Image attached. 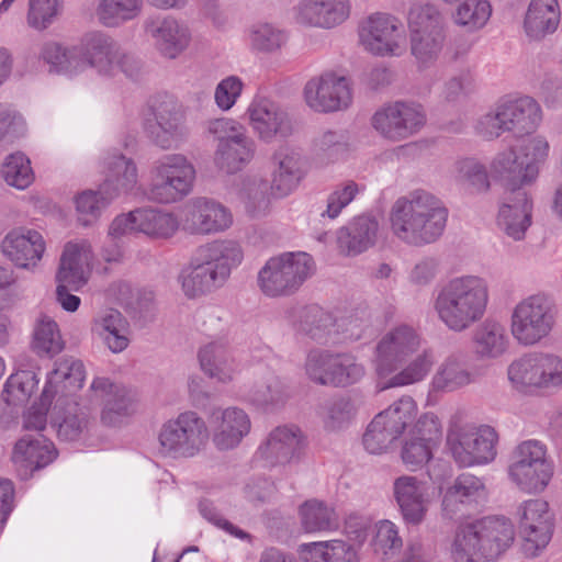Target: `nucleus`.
Listing matches in <instances>:
<instances>
[{
  "label": "nucleus",
  "mask_w": 562,
  "mask_h": 562,
  "mask_svg": "<svg viewBox=\"0 0 562 562\" xmlns=\"http://www.w3.org/2000/svg\"><path fill=\"white\" fill-rule=\"evenodd\" d=\"M420 346V334L409 325H397L381 336L375 345L373 358L381 390L415 384L428 375L435 363L431 349H424L398 371Z\"/></svg>",
  "instance_id": "obj_1"
},
{
  "label": "nucleus",
  "mask_w": 562,
  "mask_h": 562,
  "mask_svg": "<svg viewBox=\"0 0 562 562\" xmlns=\"http://www.w3.org/2000/svg\"><path fill=\"white\" fill-rule=\"evenodd\" d=\"M448 214V209L438 196L427 190L416 189L393 203L390 211L391 229L407 245H429L442 235Z\"/></svg>",
  "instance_id": "obj_2"
},
{
  "label": "nucleus",
  "mask_w": 562,
  "mask_h": 562,
  "mask_svg": "<svg viewBox=\"0 0 562 562\" xmlns=\"http://www.w3.org/2000/svg\"><path fill=\"white\" fill-rule=\"evenodd\" d=\"M490 301L487 281L475 274L451 278L434 300L438 319L451 331L462 333L479 323Z\"/></svg>",
  "instance_id": "obj_3"
},
{
  "label": "nucleus",
  "mask_w": 562,
  "mask_h": 562,
  "mask_svg": "<svg viewBox=\"0 0 562 562\" xmlns=\"http://www.w3.org/2000/svg\"><path fill=\"white\" fill-rule=\"evenodd\" d=\"M243 257L240 246L233 240L200 246L190 260L189 269L180 276L184 295L195 299L223 286Z\"/></svg>",
  "instance_id": "obj_4"
},
{
  "label": "nucleus",
  "mask_w": 562,
  "mask_h": 562,
  "mask_svg": "<svg viewBox=\"0 0 562 562\" xmlns=\"http://www.w3.org/2000/svg\"><path fill=\"white\" fill-rule=\"evenodd\" d=\"M515 540L512 521L490 516L457 529L451 557L454 562H493L504 554Z\"/></svg>",
  "instance_id": "obj_5"
},
{
  "label": "nucleus",
  "mask_w": 562,
  "mask_h": 562,
  "mask_svg": "<svg viewBox=\"0 0 562 562\" xmlns=\"http://www.w3.org/2000/svg\"><path fill=\"white\" fill-rule=\"evenodd\" d=\"M541 121L540 104L533 98L526 95L499 101L477 120L475 131L488 140L498 138L506 132L516 137H522L532 134Z\"/></svg>",
  "instance_id": "obj_6"
},
{
  "label": "nucleus",
  "mask_w": 562,
  "mask_h": 562,
  "mask_svg": "<svg viewBox=\"0 0 562 562\" xmlns=\"http://www.w3.org/2000/svg\"><path fill=\"white\" fill-rule=\"evenodd\" d=\"M72 55H77L78 67H90L103 76H115L122 71L135 78L140 69L139 61L126 54L121 45L102 31H90L82 35Z\"/></svg>",
  "instance_id": "obj_7"
},
{
  "label": "nucleus",
  "mask_w": 562,
  "mask_h": 562,
  "mask_svg": "<svg viewBox=\"0 0 562 562\" xmlns=\"http://www.w3.org/2000/svg\"><path fill=\"white\" fill-rule=\"evenodd\" d=\"M558 316L553 299L544 293L520 300L510 315V333L521 346H535L550 336Z\"/></svg>",
  "instance_id": "obj_8"
},
{
  "label": "nucleus",
  "mask_w": 562,
  "mask_h": 562,
  "mask_svg": "<svg viewBox=\"0 0 562 562\" xmlns=\"http://www.w3.org/2000/svg\"><path fill=\"white\" fill-rule=\"evenodd\" d=\"M315 272V262L306 252H286L270 258L258 273V285L269 297L294 294Z\"/></svg>",
  "instance_id": "obj_9"
},
{
  "label": "nucleus",
  "mask_w": 562,
  "mask_h": 562,
  "mask_svg": "<svg viewBox=\"0 0 562 562\" xmlns=\"http://www.w3.org/2000/svg\"><path fill=\"white\" fill-rule=\"evenodd\" d=\"M193 164L182 154H168L150 169L148 198L158 203H175L188 196L195 180Z\"/></svg>",
  "instance_id": "obj_10"
},
{
  "label": "nucleus",
  "mask_w": 562,
  "mask_h": 562,
  "mask_svg": "<svg viewBox=\"0 0 562 562\" xmlns=\"http://www.w3.org/2000/svg\"><path fill=\"white\" fill-rule=\"evenodd\" d=\"M514 459L508 475L519 490L529 494L543 492L554 473L546 446L538 440H526L515 449Z\"/></svg>",
  "instance_id": "obj_11"
},
{
  "label": "nucleus",
  "mask_w": 562,
  "mask_h": 562,
  "mask_svg": "<svg viewBox=\"0 0 562 562\" xmlns=\"http://www.w3.org/2000/svg\"><path fill=\"white\" fill-rule=\"evenodd\" d=\"M160 451L173 458L198 454L209 440V429L195 412H184L165 423L158 436Z\"/></svg>",
  "instance_id": "obj_12"
},
{
  "label": "nucleus",
  "mask_w": 562,
  "mask_h": 562,
  "mask_svg": "<svg viewBox=\"0 0 562 562\" xmlns=\"http://www.w3.org/2000/svg\"><path fill=\"white\" fill-rule=\"evenodd\" d=\"M305 373L315 384L345 387L359 382L366 369L352 355L313 349L305 360Z\"/></svg>",
  "instance_id": "obj_13"
},
{
  "label": "nucleus",
  "mask_w": 562,
  "mask_h": 562,
  "mask_svg": "<svg viewBox=\"0 0 562 562\" xmlns=\"http://www.w3.org/2000/svg\"><path fill=\"white\" fill-rule=\"evenodd\" d=\"M497 434L490 426L479 428L453 425L447 435V443L460 467L485 464L496 457Z\"/></svg>",
  "instance_id": "obj_14"
},
{
  "label": "nucleus",
  "mask_w": 562,
  "mask_h": 562,
  "mask_svg": "<svg viewBox=\"0 0 562 562\" xmlns=\"http://www.w3.org/2000/svg\"><path fill=\"white\" fill-rule=\"evenodd\" d=\"M508 378L517 387H562V358L549 352H529L510 363Z\"/></svg>",
  "instance_id": "obj_15"
},
{
  "label": "nucleus",
  "mask_w": 562,
  "mask_h": 562,
  "mask_svg": "<svg viewBox=\"0 0 562 562\" xmlns=\"http://www.w3.org/2000/svg\"><path fill=\"white\" fill-rule=\"evenodd\" d=\"M517 516L522 550L526 555L536 557L551 541L554 530V514L548 502L532 498L518 506Z\"/></svg>",
  "instance_id": "obj_16"
},
{
  "label": "nucleus",
  "mask_w": 562,
  "mask_h": 562,
  "mask_svg": "<svg viewBox=\"0 0 562 562\" xmlns=\"http://www.w3.org/2000/svg\"><path fill=\"white\" fill-rule=\"evenodd\" d=\"M85 381V367L80 360L65 358L56 362L55 369L48 374L46 384L41 395V407L31 408L24 416V428L32 430H44L46 415L54 398L59 394V385L70 386L72 390H80Z\"/></svg>",
  "instance_id": "obj_17"
},
{
  "label": "nucleus",
  "mask_w": 562,
  "mask_h": 562,
  "mask_svg": "<svg viewBox=\"0 0 562 562\" xmlns=\"http://www.w3.org/2000/svg\"><path fill=\"white\" fill-rule=\"evenodd\" d=\"M426 123L423 106L393 102L379 109L371 119L373 128L385 139L401 142L418 133Z\"/></svg>",
  "instance_id": "obj_18"
},
{
  "label": "nucleus",
  "mask_w": 562,
  "mask_h": 562,
  "mask_svg": "<svg viewBox=\"0 0 562 562\" xmlns=\"http://www.w3.org/2000/svg\"><path fill=\"white\" fill-rule=\"evenodd\" d=\"M359 37L364 48L376 56H401L405 50L402 22L386 13H375L362 22Z\"/></svg>",
  "instance_id": "obj_19"
},
{
  "label": "nucleus",
  "mask_w": 562,
  "mask_h": 562,
  "mask_svg": "<svg viewBox=\"0 0 562 562\" xmlns=\"http://www.w3.org/2000/svg\"><path fill=\"white\" fill-rule=\"evenodd\" d=\"M303 95L307 106L317 113L345 110L352 100L348 79L333 71L311 78L304 86Z\"/></svg>",
  "instance_id": "obj_20"
},
{
  "label": "nucleus",
  "mask_w": 562,
  "mask_h": 562,
  "mask_svg": "<svg viewBox=\"0 0 562 562\" xmlns=\"http://www.w3.org/2000/svg\"><path fill=\"white\" fill-rule=\"evenodd\" d=\"M153 120L145 122V132L161 149L178 148L188 137L186 115L172 99L159 102L153 110Z\"/></svg>",
  "instance_id": "obj_21"
},
{
  "label": "nucleus",
  "mask_w": 562,
  "mask_h": 562,
  "mask_svg": "<svg viewBox=\"0 0 562 562\" xmlns=\"http://www.w3.org/2000/svg\"><path fill=\"white\" fill-rule=\"evenodd\" d=\"M144 31L153 40L156 50L167 59H176L189 46V27L172 15H153L144 21Z\"/></svg>",
  "instance_id": "obj_22"
},
{
  "label": "nucleus",
  "mask_w": 562,
  "mask_h": 562,
  "mask_svg": "<svg viewBox=\"0 0 562 562\" xmlns=\"http://www.w3.org/2000/svg\"><path fill=\"white\" fill-rule=\"evenodd\" d=\"M486 495L482 479L471 473H462L447 487L441 502L442 513L450 519L465 517L485 501Z\"/></svg>",
  "instance_id": "obj_23"
},
{
  "label": "nucleus",
  "mask_w": 562,
  "mask_h": 562,
  "mask_svg": "<svg viewBox=\"0 0 562 562\" xmlns=\"http://www.w3.org/2000/svg\"><path fill=\"white\" fill-rule=\"evenodd\" d=\"M393 497L402 519L412 526L420 525L431 504L429 486L413 475H402L393 482Z\"/></svg>",
  "instance_id": "obj_24"
},
{
  "label": "nucleus",
  "mask_w": 562,
  "mask_h": 562,
  "mask_svg": "<svg viewBox=\"0 0 562 562\" xmlns=\"http://www.w3.org/2000/svg\"><path fill=\"white\" fill-rule=\"evenodd\" d=\"M2 255L16 268L32 270L37 267L46 249L42 234L26 227H15L3 237Z\"/></svg>",
  "instance_id": "obj_25"
},
{
  "label": "nucleus",
  "mask_w": 562,
  "mask_h": 562,
  "mask_svg": "<svg viewBox=\"0 0 562 562\" xmlns=\"http://www.w3.org/2000/svg\"><path fill=\"white\" fill-rule=\"evenodd\" d=\"M247 113L252 130L266 142L278 136L288 137L294 132V125L288 112L270 99L256 97L249 104Z\"/></svg>",
  "instance_id": "obj_26"
},
{
  "label": "nucleus",
  "mask_w": 562,
  "mask_h": 562,
  "mask_svg": "<svg viewBox=\"0 0 562 562\" xmlns=\"http://www.w3.org/2000/svg\"><path fill=\"white\" fill-rule=\"evenodd\" d=\"M232 223L226 206L207 198H196L187 207L183 228L191 234L209 235L224 232Z\"/></svg>",
  "instance_id": "obj_27"
},
{
  "label": "nucleus",
  "mask_w": 562,
  "mask_h": 562,
  "mask_svg": "<svg viewBox=\"0 0 562 562\" xmlns=\"http://www.w3.org/2000/svg\"><path fill=\"white\" fill-rule=\"evenodd\" d=\"M305 447L302 431L295 426H278L258 448V454L269 465H284L297 461Z\"/></svg>",
  "instance_id": "obj_28"
},
{
  "label": "nucleus",
  "mask_w": 562,
  "mask_h": 562,
  "mask_svg": "<svg viewBox=\"0 0 562 562\" xmlns=\"http://www.w3.org/2000/svg\"><path fill=\"white\" fill-rule=\"evenodd\" d=\"M90 390L102 403L101 420L104 425L117 426L134 412L133 396L124 385L98 376L93 379Z\"/></svg>",
  "instance_id": "obj_29"
},
{
  "label": "nucleus",
  "mask_w": 562,
  "mask_h": 562,
  "mask_svg": "<svg viewBox=\"0 0 562 562\" xmlns=\"http://www.w3.org/2000/svg\"><path fill=\"white\" fill-rule=\"evenodd\" d=\"M532 222V202L522 189L509 190L497 217L499 228L514 240L525 238Z\"/></svg>",
  "instance_id": "obj_30"
},
{
  "label": "nucleus",
  "mask_w": 562,
  "mask_h": 562,
  "mask_svg": "<svg viewBox=\"0 0 562 562\" xmlns=\"http://www.w3.org/2000/svg\"><path fill=\"white\" fill-rule=\"evenodd\" d=\"M210 420L214 431L213 441L221 450L237 447L250 431L249 416L238 407L215 408Z\"/></svg>",
  "instance_id": "obj_31"
},
{
  "label": "nucleus",
  "mask_w": 562,
  "mask_h": 562,
  "mask_svg": "<svg viewBox=\"0 0 562 562\" xmlns=\"http://www.w3.org/2000/svg\"><path fill=\"white\" fill-rule=\"evenodd\" d=\"M348 0H302L295 7V20L300 24L333 27L349 15Z\"/></svg>",
  "instance_id": "obj_32"
},
{
  "label": "nucleus",
  "mask_w": 562,
  "mask_h": 562,
  "mask_svg": "<svg viewBox=\"0 0 562 562\" xmlns=\"http://www.w3.org/2000/svg\"><path fill=\"white\" fill-rule=\"evenodd\" d=\"M76 391L70 386L65 389L60 383L59 394L52 407L50 424L63 440L77 439L87 424L83 414L79 413L78 403L72 398Z\"/></svg>",
  "instance_id": "obj_33"
},
{
  "label": "nucleus",
  "mask_w": 562,
  "mask_h": 562,
  "mask_svg": "<svg viewBox=\"0 0 562 562\" xmlns=\"http://www.w3.org/2000/svg\"><path fill=\"white\" fill-rule=\"evenodd\" d=\"M57 457L54 443L43 435H25L19 439L12 452L13 463L25 473L40 470Z\"/></svg>",
  "instance_id": "obj_34"
},
{
  "label": "nucleus",
  "mask_w": 562,
  "mask_h": 562,
  "mask_svg": "<svg viewBox=\"0 0 562 562\" xmlns=\"http://www.w3.org/2000/svg\"><path fill=\"white\" fill-rule=\"evenodd\" d=\"M560 5L557 0H531L524 18V32L531 41H541L553 34L560 23Z\"/></svg>",
  "instance_id": "obj_35"
},
{
  "label": "nucleus",
  "mask_w": 562,
  "mask_h": 562,
  "mask_svg": "<svg viewBox=\"0 0 562 562\" xmlns=\"http://www.w3.org/2000/svg\"><path fill=\"white\" fill-rule=\"evenodd\" d=\"M104 176L101 191L110 199L132 191L137 183L135 162L121 154H113L105 158Z\"/></svg>",
  "instance_id": "obj_36"
},
{
  "label": "nucleus",
  "mask_w": 562,
  "mask_h": 562,
  "mask_svg": "<svg viewBox=\"0 0 562 562\" xmlns=\"http://www.w3.org/2000/svg\"><path fill=\"white\" fill-rule=\"evenodd\" d=\"M273 162L270 194L278 199L288 196L302 178L301 156L288 148H281L273 155Z\"/></svg>",
  "instance_id": "obj_37"
},
{
  "label": "nucleus",
  "mask_w": 562,
  "mask_h": 562,
  "mask_svg": "<svg viewBox=\"0 0 562 562\" xmlns=\"http://www.w3.org/2000/svg\"><path fill=\"white\" fill-rule=\"evenodd\" d=\"M378 229L379 223L373 217H356L338 231L337 245L340 252L355 256L366 251L374 245Z\"/></svg>",
  "instance_id": "obj_38"
},
{
  "label": "nucleus",
  "mask_w": 562,
  "mask_h": 562,
  "mask_svg": "<svg viewBox=\"0 0 562 562\" xmlns=\"http://www.w3.org/2000/svg\"><path fill=\"white\" fill-rule=\"evenodd\" d=\"M201 370L211 379L228 383L234 379L238 364L224 342L212 341L198 353Z\"/></svg>",
  "instance_id": "obj_39"
},
{
  "label": "nucleus",
  "mask_w": 562,
  "mask_h": 562,
  "mask_svg": "<svg viewBox=\"0 0 562 562\" xmlns=\"http://www.w3.org/2000/svg\"><path fill=\"white\" fill-rule=\"evenodd\" d=\"M91 329L114 353L125 350L130 344L128 322L117 310L108 308L100 313Z\"/></svg>",
  "instance_id": "obj_40"
},
{
  "label": "nucleus",
  "mask_w": 562,
  "mask_h": 562,
  "mask_svg": "<svg viewBox=\"0 0 562 562\" xmlns=\"http://www.w3.org/2000/svg\"><path fill=\"white\" fill-rule=\"evenodd\" d=\"M465 356L452 353L445 359L431 379L434 392H452L473 382Z\"/></svg>",
  "instance_id": "obj_41"
},
{
  "label": "nucleus",
  "mask_w": 562,
  "mask_h": 562,
  "mask_svg": "<svg viewBox=\"0 0 562 562\" xmlns=\"http://www.w3.org/2000/svg\"><path fill=\"white\" fill-rule=\"evenodd\" d=\"M254 142L246 135H241L228 143L218 144L215 155V166L226 175L240 171L254 157Z\"/></svg>",
  "instance_id": "obj_42"
},
{
  "label": "nucleus",
  "mask_w": 562,
  "mask_h": 562,
  "mask_svg": "<svg viewBox=\"0 0 562 562\" xmlns=\"http://www.w3.org/2000/svg\"><path fill=\"white\" fill-rule=\"evenodd\" d=\"M87 261L88 255L81 246L67 244L56 274L57 284L69 285L74 291L80 290L88 281L85 269Z\"/></svg>",
  "instance_id": "obj_43"
},
{
  "label": "nucleus",
  "mask_w": 562,
  "mask_h": 562,
  "mask_svg": "<svg viewBox=\"0 0 562 562\" xmlns=\"http://www.w3.org/2000/svg\"><path fill=\"white\" fill-rule=\"evenodd\" d=\"M349 150L348 137L340 130H319L311 142V153L322 165L337 162Z\"/></svg>",
  "instance_id": "obj_44"
},
{
  "label": "nucleus",
  "mask_w": 562,
  "mask_h": 562,
  "mask_svg": "<svg viewBox=\"0 0 562 562\" xmlns=\"http://www.w3.org/2000/svg\"><path fill=\"white\" fill-rule=\"evenodd\" d=\"M453 181L464 191L475 194L490 189V179L486 166L474 157L456 160L451 168Z\"/></svg>",
  "instance_id": "obj_45"
},
{
  "label": "nucleus",
  "mask_w": 562,
  "mask_h": 562,
  "mask_svg": "<svg viewBox=\"0 0 562 562\" xmlns=\"http://www.w3.org/2000/svg\"><path fill=\"white\" fill-rule=\"evenodd\" d=\"M133 216L136 217L137 232L153 238H169L179 228L177 217L159 209H137Z\"/></svg>",
  "instance_id": "obj_46"
},
{
  "label": "nucleus",
  "mask_w": 562,
  "mask_h": 562,
  "mask_svg": "<svg viewBox=\"0 0 562 562\" xmlns=\"http://www.w3.org/2000/svg\"><path fill=\"white\" fill-rule=\"evenodd\" d=\"M140 12L138 0H98L95 18L104 27L113 29L135 19Z\"/></svg>",
  "instance_id": "obj_47"
},
{
  "label": "nucleus",
  "mask_w": 562,
  "mask_h": 562,
  "mask_svg": "<svg viewBox=\"0 0 562 562\" xmlns=\"http://www.w3.org/2000/svg\"><path fill=\"white\" fill-rule=\"evenodd\" d=\"M302 527L306 532L333 531L339 528L335 509L323 502L307 501L300 507Z\"/></svg>",
  "instance_id": "obj_48"
},
{
  "label": "nucleus",
  "mask_w": 562,
  "mask_h": 562,
  "mask_svg": "<svg viewBox=\"0 0 562 562\" xmlns=\"http://www.w3.org/2000/svg\"><path fill=\"white\" fill-rule=\"evenodd\" d=\"M289 396L286 385L273 372L267 371L254 383L249 398L258 406L269 408L283 404Z\"/></svg>",
  "instance_id": "obj_49"
},
{
  "label": "nucleus",
  "mask_w": 562,
  "mask_h": 562,
  "mask_svg": "<svg viewBox=\"0 0 562 562\" xmlns=\"http://www.w3.org/2000/svg\"><path fill=\"white\" fill-rule=\"evenodd\" d=\"M416 413L415 401L411 396H403L374 418L378 424L381 423L394 437L398 438L414 420Z\"/></svg>",
  "instance_id": "obj_50"
},
{
  "label": "nucleus",
  "mask_w": 562,
  "mask_h": 562,
  "mask_svg": "<svg viewBox=\"0 0 562 562\" xmlns=\"http://www.w3.org/2000/svg\"><path fill=\"white\" fill-rule=\"evenodd\" d=\"M475 352L482 358H497L507 348L504 327L496 322H485L474 333Z\"/></svg>",
  "instance_id": "obj_51"
},
{
  "label": "nucleus",
  "mask_w": 562,
  "mask_h": 562,
  "mask_svg": "<svg viewBox=\"0 0 562 562\" xmlns=\"http://www.w3.org/2000/svg\"><path fill=\"white\" fill-rule=\"evenodd\" d=\"M491 167L498 177L508 182L510 190L521 189V184L533 181L525 176L526 164L514 148L497 154Z\"/></svg>",
  "instance_id": "obj_52"
},
{
  "label": "nucleus",
  "mask_w": 562,
  "mask_h": 562,
  "mask_svg": "<svg viewBox=\"0 0 562 562\" xmlns=\"http://www.w3.org/2000/svg\"><path fill=\"white\" fill-rule=\"evenodd\" d=\"M33 349L38 355L54 356L64 349L57 323L47 315H41L33 333Z\"/></svg>",
  "instance_id": "obj_53"
},
{
  "label": "nucleus",
  "mask_w": 562,
  "mask_h": 562,
  "mask_svg": "<svg viewBox=\"0 0 562 562\" xmlns=\"http://www.w3.org/2000/svg\"><path fill=\"white\" fill-rule=\"evenodd\" d=\"M0 172L8 186L19 190L29 188L34 181L31 160L21 151L8 155L1 165Z\"/></svg>",
  "instance_id": "obj_54"
},
{
  "label": "nucleus",
  "mask_w": 562,
  "mask_h": 562,
  "mask_svg": "<svg viewBox=\"0 0 562 562\" xmlns=\"http://www.w3.org/2000/svg\"><path fill=\"white\" fill-rule=\"evenodd\" d=\"M409 34L445 33L443 19L432 4H414L407 16Z\"/></svg>",
  "instance_id": "obj_55"
},
{
  "label": "nucleus",
  "mask_w": 562,
  "mask_h": 562,
  "mask_svg": "<svg viewBox=\"0 0 562 562\" xmlns=\"http://www.w3.org/2000/svg\"><path fill=\"white\" fill-rule=\"evenodd\" d=\"M352 402L345 397L327 401L321 411V418L327 431H339L347 428L355 417Z\"/></svg>",
  "instance_id": "obj_56"
},
{
  "label": "nucleus",
  "mask_w": 562,
  "mask_h": 562,
  "mask_svg": "<svg viewBox=\"0 0 562 562\" xmlns=\"http://www.w3.org/2000/svg\"><path fill=\"white\" fill-rule=\"evenodd\" d=\"M445 40V33L409 34L411 53L420 66L427 67L439 57Z\"/></svg>",
  "instance_id": "obj_57"
},
{
  "label": "nucleus",
  "mask_w": 562,
  "mask_h": 562,
  "mask_svg": "<svg viewBox=\"0 0 562 562\" xmlns=\"http://www.w3.org/2000/svg\"><path fill=\"white\" fill-rule=\"evenodd\" d=\"M37 384L38 380L33 371H18L7 380L2 397L9 405L24 403L31 397Z\"/></svg>",
  "instance_id": "obj_58"
},
{
  "label": "nucleus",
  "mask_w": 562,
  "mask_h": 562,
  "mask_svg": "<svg viewBox=\"0 0 562 562\" xmlns=\"http://www.w3.org/2000/svg\"><path fill=\"white\" fill-rule=\"evenodd\" d=\"M491 14L492 7L487 0H464L457 8L454 21L469 30H477L487 23Z\"/></svg>",
  "instance_id": "obj_59"
},
{
  "label": "nucleus",
  "mask_w": 562,
  "mask_h": 562,
  "mask_svg": "<svg viewBox=\"0 0 562 562\" xmlns=\"http://www.w3.org/2000/svg\"><path fill=\"white\" fill-rule=\"evenodd\" d=\"M549 150V143L541 135L528 138L519 146L521 159L526 164V177L536 180L539 173V165L546 161Z\"/></svg>",
  "instance_id": "obj_60"
},
{
  "label": "nucleus",
  "mask_w": 562,
  "mask_h": 562,
  "mask_svg": "<svg viewBox=\"0 0 562 562\" xmlns=\"http://www.w3.org/2000/svg\"><path fill=\"white\" fill-rule=\"evenodd\" d=\"M333 326L334 319L329 313L318 307H311L305 311L300 328L313 340L326 342Z\"/></svg>",
  "instance_id": "obj_61"
},
{
  "label": "nucleus",
  "mask_w": 562,
  "mask_h": 562,
  "mask_svg": "<svg viewBox=\"0 0 562 562\" xmlns=\"http://www.w3.org/2000/svg\"><path fill=\"white\" fill-rule=\"evenodd\" d=\"M362 190L363 187H360L353 180H345L336 184L327 198V206L322 213V216H327L331 220L338 217L341 211L348 206Z\"/></svg>",
  "instance_id": "obj_62"
},
{
  "label": "nucleus",
  "mask_w": 562,
  "mask_h": 562,
  "mask_svg": "<svg viewBox=\"0 0 562 562\" xmlns=\"http://www.w3.org/2000/svg\"><path fill=\"white\" fill-rule=\"evenodd\" d=\"M74 47L66 49L55 42L45 43L41 49V58L56 72L71 71L78 68L77 55H72Z\"/></svg>",
  "instance_id": "obj_63"
},
{
  "label": "nucleus",
  "mask_w": 562,
  "mask_h": 562,
  "mask_svg": "<svg viewBox=\"0 0 562 562\" xmlns=\"http://www.w3.org/2000/svg\"><path fill=\"white\" fill-rule=\"evenodd\" d=\"M111 200L106 194L102 193L101 189L98 192L92 190L81 192L76 198V209L80 215L79 221L83 225L90 224L100 215L101 210Z\"/></svg>",
  "instance_id": "obj_64"
}]
</instances>
